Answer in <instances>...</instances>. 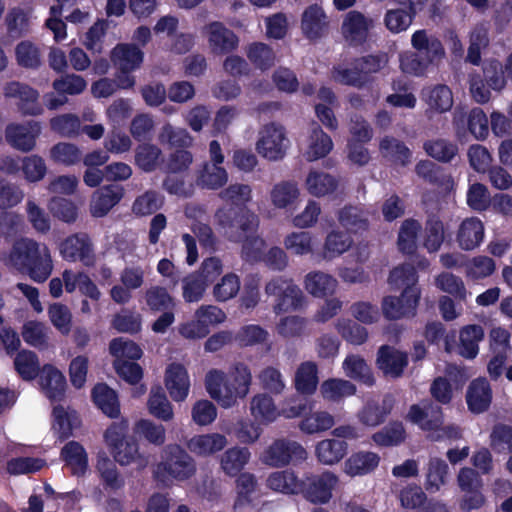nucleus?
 <instances>
[{"label":"nucleus","instance_id":"13d9d810","mask_svg":"<svg viewBox=\"0 0 512 512\" xmlns=\"http://www.w3.org/2000/svg\"><path fill=\"white\" fill-rule=\"evenodd\" d=\"M158 141L170 147H190L193 138L186 129L165 123L159 130Z\"/></svg>","mask_w":512,"mask_h":512},{"label":"nucleus","instance_id":"412c9836","mask_svg":"<svg viewBox=\"0 0 512 512\" xmlns=\"http://www.w3.org/2000/svg\"><path fill=\"white\" fill-rule=\"evenodd\" d=\"M408 364L407 354L388 345H382L377 352L376 365L384 375L399 378Z\"/></svg>","mask_w":512,"mask_h":512},{"label":"nucleus","instance_id":"0e129e2a","mask_svg":"<svg viewBox=\"0 0 512 512\" xmlns=\"http://www.w3.org/2000/svg\"><path fill=\"white\" fill-rule=\"evenodd\" d=\"M330 77L335 83L341 85L356 88H362L365 86L356 61L350 65L338 64L333 66L330 72Z\"/></svg>","mask_w":512,"mask_h":512},{"label":"nucleus","instance_id":"aec40b11","mask_svg":"<svg viewBox=\"0 0 512 512\" xmlns=\"http://www.w3.org/2000/svg\"><path fill=\"white\" fill-rule=\"evenodd\" d=\"M329 20L321 6L312 4L305 8L301 16V31L309 40L322 38L328 31Z\"/></svg>","mask_w":512,"mask_h":512},{"label":"nucleus","instance_id":"a211bd4d","mask_svg":"<svg viewBox=\"0 0 512 512\" xmlns=\"http://www.w3.org/2000/svg\"><path fill=\"white\" fill-rule=\"evenodd\" d=\"M485 237V226L477 217L463 219L457 227L455 240L458 247L464 251L478 248Z\"/></svg>","mask_w":512,"mask_h":512},{"label":"nucleus","instance_id":"c03bdc74","mask_svg":"<svg viewBox=\"0 0 512 512\" xmlns=\"http://www.w3.org/2000/svg\"><path fill=\"white\" fill-rule=\"evenodd\" d=\"M61 456L74 475H83L88 468V455L84 447L76 442H68L61 451Z\"/></svg>","mask_w":512,"mask_h":512},{"label":"nucleus","instance_id":"1a4fd4ad","mask_svg":"<svg viewBox=\"0 0 512 512\" xmlns=\"http://www.w3.org/2000/svg\"><path fill=\"white\" fill-rule=\"evenodd\" d=\"M290 146L286 128L282 124L271 122L260 129L256 150L264 159L280 161L286 156Z\"/></svg>","mask_w":512,"mask_h":512},{"label":"nucleus","instance_id":"603ef678","mask_svg":"<svg viewBox=\"0 0 512 512\" xmlns=\"http://www.w3.org/2000/svg\"><path fill=\"white\" fill-rule=\"evenodd\" d=\"M134 162L144 172H152L162 162V151L154 144H140L135 149Z\"/></svg>","mask_w":512,"mask_h":512},{"label":"nucleus","instance_id":"7c9ffc66","mask_svg":"<svg viewBox=\"0 0 512 512\" xmlns=\"http://www.w3.org/2000/svg\"><path fill=\"white\" fill-rule=\"evenodd\" d=\"M333 148V142L319 126H314L307 137L303 156L309 162L324 158Z\"/></svg>","mask_w":512,"mask_h":512},{"label":"nucleus","instance_id":"338daca9","mask_svg":"<svg viewBox=\"0 0 512 512\" xmlns=\"http://www.w3.org/2000/svg\"><path fill=\"white\" fill-rule=\"evenodd\" d=\"M164 203L161 194L148 190L136 197L132 204V212L136 216H148L159 210Z\"/></svg>","mask_w":512,"mask_h":512},{"label":"nucleus","instance_id":"79ce46f5","mask_svg":"<svg viewBox=\"0 0 512 512\" xmlns=\"http://www.w3.org/2000/svg\"><path fill=\"white\" fill-rule=\"evenodd\" d=\"M460 354L473 359L478 355L479 343L484 339V329L480 325L471 324L464 326L459 333Z\"/></svg>","mask_w":512,"mask_h":512},{"label":"nucleus","instance_id":"f704fd0d","mask_svg":"<svg viewBox=\"0 0 512 512\" xmlns=\"http://www.w3.org/2000/svg\"><path fill=\"white\" fill-rule=\"evenodd\" d=\"M394 400L391 396L383 398L381 403L369 401L359 411V421L367 427H375L384 422L386 416L391 412Z\"/></svg>","mask_w":512,"mask_h":512},{"label":"nucleus","instance_id":"393cba45","mask_svg":"<svg viewBox=\"0 0 512 512\" xmlns=\"http://www.w3.org/2000/svg\"><path fill=\"white\" fill-rule=\"evenodd\" d=\"M81 426L75 410L57 405L52 411V431L60 440L69 438Z\"/></svg>","mask_w":512,"mask_h":512},{"label":"nucleus","instance_id":"8fccbe9b","mask_svg":"<svg viewBox=\"0 0 512 512\" xmlns=\"http://www.w3.org/2000/svg\"><path fill=\"white\" fill-rule=\"evenodd\" d=\"M109 352L114 357L113 363L135 361L143 355L139 345L123 337L115 338L110 342Z\"/></svg>","mask_w":512,"mask_h":512},{"label":"nucleus","instance_id":"5701e85b","mask_svg":"<svg viewBox=\"0 0 512 512\" xmlns=\"http://www.w3.org/2000/svg\"><path fill=\"white\" fill-rule=\"evenodd\" d=\"M380 456L372 451L360 450L352 453L343 464V472L349 477H361L374 472Z\"/></svg>","mask_w":512,"mask_h":512},{"label":"nucleus","instance_id":"72a5a7b5","mask_svg":"<svg viewBox=\"0 0 512 512\" xmlns=\"http://www.w3.org/2000/svg\"><path fill=\"white\" fill-rule=\"evenodd\" d=\"M270 202L276 209H289L300 197V189L294 181H280L269 192Z\"/></svg>","mask_w":512,"mask_h":512},{"label":"nucleus","instance_id":"ea45409f","mask_svg":"<svg viewBox=\"0 0 512 512\" xmlns=\"http://www.w3.org/2000/svg\"><path fill=\"white\" fill-rule=\"evenodd\" d=\"M111 59L121 71L130 72L142 63L143 52L134 45L120 44L112 50Z\"/></svg>","mask_w":512,"mask_h":512},{"label":"nucleus","instance_id":"bf43d9fd","mask_svg":"<svg viewBox=\"0 0 512 512\" xmlns=\"http://www.w3.org/2000/svg\"><path fill=\"white\" fill-rule=\"evenodd\" d=\"M145 303L152 312L172 309L175 300L165 287L159 285L150 286L144 293Z\"/></svg>","mask_w":512,"mask_h":512},{"label":"nucleus","instance_id":"dca6fc26","mask_svg":"<svg viewBox=\"0 0 512 512\" xmlns=\"http://www.w3.org/2000/svg\"><path fill=\"white\" fill-rule=\"evenodd\" d=\"M421 100L427 106L425 112L429 118L433 114H441L449 111L454 103L451 89L444 84L424 87L421 91Z\"/></svg>","mask_w":512,"mask_h":512},{"label":"nucleus","instance_id":"c9c22d12","mask_svg":"<svg viewBox=\"0 0 512 512\" xmlns=\"http://www.w3.org/2000/svg\"><path fill=\"white\" fill-rule=\"evenodd\" d=\"M353 245V239L346 233L333 229L325 237L320 257L333 260L347 252Z\"/></svg>","mask_w":512,"mask_h":512},{"label":"nucleus","instance_id":"de8ad7c7","mask_svg":"<svg viewBox=\"0 0 512 512\" xmlns=\"http://www.w3.org/2000/svg\"><path fill=\"white\" fill-rule=\"evenodd\" d=\"M50 160L63 166H74L82 159L81 149L71 142H58L49 150Z\"/></svg>","mask_w":512,"mask_h":512},{"label":"nucleus","instance_id":"b1692460","mask_svg":"<svg viewBox=\"0 0 512 512\" xmlns=\"http://www.w3.org/2000/svg\"><path fill=\"white\" fill-rule=\"evenodd\" d=\"M123 197V188L109 184L97 189L91 197L90 213L93 217L105 216Z\"/></svg>","mask_w":512,"mask_h":512},{"label":"nucleus","instance_id":"49530a36","mask_svg":"<svg viewBox=\"0 0 512 512\" xmlns=\"http://www.w3.org/2000/svg\"><path fill=\"white\" fill-rule=\"evenodd\" d=\"M342 369L347 377L358 380L368 386L373 385L375 382L370 367L359 355H348L342 363Z\"/></svg>","mask_w":512,"mask_h":512},{"label":"nucleus","instance_id":"2f4dec72","mask_svg":"<svg viewBox=\"0 0 512 512\" xmlns=\"http://www.w3.org/2000/svg\"><path fill=\"white\" fill-rule=\"evenodd\" d=\"M304 187L310 195L321 198L336 191L338 180L325 171L311 169L305 178Z\"/></svg>","mask_w":512,"mask_h":512},{"label":"nucleus","instance_id":"58836bf2","mask_svg":"<svg viewBox=\"0 0 512 512\" xmlns=\"http://www.w3.org/2000/svg\"><path fill=\"white\" fill-rule=\"evenodd\" d=\"M448 464L439 457H431L427 463L424 487L428 493H436L446 485Z\"/></svg>","mask_w":512,"mask_h":512},{"label":"nucleus","instance_id":"4d7b16f0","mask_svg":"<svg viewBox=\"0 0 512 512\" xmlns=\"http://www.w3.org/2000/svg\"><path fill=\"white\" fill-rule=\"evenodd\" d=\"M50 129L62 137L74 138L81 134L80 117L66 113L52 117L49 120Z\"/></svg>","mask_w":512,"mask_h":512},{"label":"nucleus","instance_id":"37998d69","mask_svg":"<svg viewBox=\"0 0 512 512\" xmlns=\"http://www.w3.org/2000/svg\"><path fill=\"white\" fill-rule=\"evenodd\" d=\"M355 393L356 386L352 382L341 378L327 379L320 385L322 398L329 402H340Z\"/></svg>","mask_w":512,"mask_h":512},{"label":"nucleus","instance_id":"cd10ccee","mask_svg":"<svg viewBox=\"0 0 512 512\" xmlns=\"http://www.w3.org/2000/svg\"><path fill=\"white\" fill-rule=\"evenodd\" d=\"M348 452V443L336 438L323 439L315 445V457L325 466L338 464Z\"/></svg>","mask_w":512,"mask_h":512},{"label":"nucleus","instance_id":"052dcab7","mask_svg":"<svg viewBox=\"0 0 512 512\" xmlns=\"http://www.w3.org/2000/svg\"><path fill=\"white\" fill-rule=\"evenodd\" d=\"M335 424L334 417L326 411H316L305 415L299 423V429L305 434H316L332 428Z\"/></svg>","mask_w":512,"mask_h":512},{"label":"nucleus","instance_id":"7ed1b4c3","mask_svg":"<svg viewBox=\"0 0 512 512\" xmlns=\"http://www.w3.org/2000/svg\"><path fill=\"white\" fill-rule=\"evenodd\" d=\"M5 265L27 274L33 281H46L53 271V260L49 248L32 238L16 240L4 259Z\"/></svg>","mask_w":512,"mask_h":512},{"label":"nucleus","instance_id":"c756f323","mask_svg":"<svg viewBox=\"0 0 512 512\" xmlns=\"http://www.w3.org/2000/svg\"><path fill=\"white\" fill-rule=\"evenodd\" d=\"M491 401L492 390L488 381L484 378L473 380L466 392L468 409L472 413H482L489 408Z\"/></svg>","mask_w":512,"mask_h":512},{"label":"nucleus","instance_id":"2eb2a0df","mask_svg":"<svg viewBox=\"0 0 512 512\" xmlns=\"http://www.w3.org/2000/svg\"><path fill=\"white\" fill-rule=\"evenodd\" d=\"M374 25L375 22L371 17L357 10H352L344 16L341 32L345 40L350 44L360 45L367 40L369 32L374 28Z\"/></svg>","mask_w":512,"mask_h":512},{"label":"nucleus","instance_id":"9d476101","mask_svg":"<svg viewBox=\"0 0 512 512\" xmlns=\"http://www.w3.org/2000/svg\"><path fill=\"white\" fill-rule=\"evenodd\" d=\"M339 482V476L330 470L319 474L307 473L302 478L301 494L313 504H327Z\"/></svg>","mask_w":512,"mask_h":512},{"label":"nucleus","instance_id":"e433bc0d","mask_svg":"<svg viewBox=\"0 0 512 512\" xmlns=\"http://www.w3.org/2000/svg\"><path fill=\"white\" fill-rule=\"evenodd\" d=\"M40 384L49 399L60 400L65 392L66 379L57 368L45 365L41 371Z\"/></svg>","mask_w":512,"mask_h":512},{"label":"nucleus","instance_id":"a18cd8bd","mask_svg":"<svg viewBox=\"0 0 512 512\" xmlns=\"http://www.w3.org/2000/svg\"><path fill=\"white\" fill-rule=\"evenodd\" d=\"M445 240V227L436 216L427 219L422 233V245L429 253L437 252Z\"/></svg>","mask_w":512,"mask_h":512},{"label":"nucleus","instance_id":"69168bd1","mask_svg":"<svg viewBox=\"0 0 512 512\" xmlns=\"http://www.w3.org/2000/svg\"><path fill=\"white\" fill-rule=\"evenodd\" d=\"M417 282V273L410 264H404L394 268L388 278L389 285L395 290L419 289L416 285Z\"/></svg>","mask_w":512,"mask_h":512},{"label":"nucleus","instance_id":"20e7f679","mask_svg":"<svg viewBox=\"0 0 512 512\" xmlns=\"http://www.w3.org/2000/svg\"><path fill=\"white\" fill-rule=\"evenodd\" d=\"M411 46L416 52H406L400 56V68L409 75L424 76L429 67L438 65L445 57L441 41L425 29L412 34Z\"/></svg>","mask_w":512,"mask_h":512},{"label":"nucleus","instance_id":"3c124183","mask_svg":"<svg viewBox=\"0 0 512 512\" xmlns=\"http://www.w3.org/2000/svg\"><path fill=\"white\" fill-rule=\"evenodd\" d=\"M92 397L95 404L107 416L114 418L120 413L117 395L106 384H98L93 388Z\"/></svg>","mask_w":512,"mask_h":512},{"label":"nucleus","instance_id":"f03ea898","mask_svg":"<svg viewBox=\"0 0 512 512\" xmlns=\"http://www.w3.org/2000/svg\"><path fill=\"white\" fill-rule=\"evenodd\" d=\"M252 379L249 366L238 362L227 372L220 369L209 370L205 375L204 384L209 396L222 408L228 409L236 406L239 400L249 394Z\"/></svg>","mask_w":512,"mask_h":512},{"label":"nucleus","instance_id":"774afa93","mask_svg":"<svg viewBox=\"0 0 512 512\" xmlns=\"http://www.w3.org/2000/svg\"><path fill=\"white\" fill-rule=\"evenodd\" d=\"M240 278L235 273H227L213 286L212 294L217 302H226L237 296Z\"/></svg>","mask_w":512,"mask_h":512},{"label":"nucleus","instance_id":"4468645a","mask_svg":"<svg viewBox=\"0 0 512 512\" xmlns=\"http://www.w3.org/2000/svg\"><path fill=\"white\" fill-rule=\"evenodd\" d=\"M3 93L7 98L18 99V110L27 116H38L43 112V108L38 102L39 93L27 84L11 81L4 85Z\"/></svg>","mask_w":512,"mask_h":512},{"label":"nucleus","instance_id":"c85d7f7f","mask_svg":"<svg viewBox=\"0 0 512 512\" xmlns=\"http://www.w3.org/2000/svg\"><path fill=\"white\" fill-rule=\"evenodd\" d=\"M303 286L313 297L324 298L335 293L338 281L331 274L316 270L305 275Z\"/></svg>","mask_w":512,"mask_h":512},{"label":"nucleus","instance_id":"09e8293b","mask_svg":"<svg viewBox=\"0 0 512 512\" xmlns=\"http://www.w3.org/2000/svg\"><path fill=\"white\" fill-rule=\"evenodd\" d=\"M228 172L221 165L205 163L199 171L197 184L203 188L217 190L228 182Z\"/></svg>","mask_w":512,"mask_h":512},{"label":"nucleus","instance_id":"f3484780","mask_svg":"<svg viewBox=\"0 0 512 512\" xmlns=\"http://www.w3.org/2000/svg\"><path fill=\"white\" fill-rule=\"evenodd\" d=\"M60 255L67 261H81L91 265L94 260L91 242L86 234H75L67 237L59 246Z\"/></svg>","mask_w":512,"mask_h":512},{"label":"nucleus","instance_id":"5fc2aeb1","mask_svg":"<svg viewBox=\"0 0 512 512\" xmlns=\"http://www.w3.org/2000/svg\"><path fill=\"white\" fill-rule=\"evenodd\" d=\"M147 407L149 413L157 419L167 422L174 418L173 406L161 387L151 389Z\"/></svg>","mask_w":512,"mask_h":512},{"label":"nucleus","instance_id":"423d86ee","mask_svg":"<svg viewBox=\"0 0 512 512\" xmlns=\"http://www.w3.org/2000/svg\"><path fill=\"white\" fill-rule=\"evenodd\" d=\"M266 300H272L275 314L297 311L306 305V297L292 278L274 276L264 285Z\"/></svg>","mask_w":512,"mask_h":512},{"label":"nucleus","instance_id":"473e14b6","mask_svg":"<svg viewBox=\"0 0 512 512\" xmlns=\"http://www.w3.org/2000/svg\"><path fill=\"white\" fill-rule=\"evenodd\" d=\"M266 486L274 492L286 495L301 494L302 478L293 470L275 471L268 475Z\"/></svg>","mask_w":512,"mask_h":512},{"label":"nucleus","instance_id":"680f3d73","mask_svg":"<svg viewBox=\"0 0 512 512\" xmlns=\"http://www.w3.org/2000/svg\"><path fill=\"white\" fill-rule=\"evenodd\" d=\"M414 16L403 8H392L386 10L383 16V25L392 34H400L409 29L413 23Z\"/></svg>","mask_w":512,"mask_h":512},{"label":"nucleus","instance_id":"6e6d98bb","mask_svg":"<svg viewBox=\"0 0 512 512\" xmlns=\"http://www.w3.org/2000/svg\"><path fill=\"white\" fill-rule=\"evenodd\" d=\"M337 219L344 229L348 232L357 233L366 230L368 219L366 213L355 206H345L337 213Z\"/></svg>","mask_w":512,"mask_h":512},{"label":"nucleus","instance_id":"ddd939ff","mask_svg":"<svg viewBox=\"0 0 512 512\" xmlns=\"http://www.w3.org/2000/svg\"><path fill=\"white\" fill-rule=\"evenodd\" d=\"M420 296V289L403 290L400 297L386 296L381 304L382 313L391 320L414 316Z\"/></svg>","mask_w":512,"mask_h":512},{"label":"nucleus","instance_id":"4be33fe9","mask_svg":"<svg viewBox=\"0 0 512 512\" xmlns=\"http://www.w3.org/2000/svg\"><path fill=\"white\" fill-rule=\"evenodd\" d=\"M228 444L225 435L218 432L197 434L192 436L187 442V449L199 457H210L222 451Z\"/></svg>","mask_w":512,"mask_h":512},{"label":"nucleus","instance_id":"9b49d317","mask_svg":"<svg viewBox=\"0 0 512 512\" xmlns=\"http://www.w3.org/2000/svg\"><path fill=\"white\" fill-rule=\"evenodd\" d=\"M41 133L42 125L39 121L12 122L5 128V140L13 149L28 153L36 148Z\"/></svg>","mask_w":512,"mask_h":512},{"label":"nucleus","instance_id":"864d4df0","mask_svg":"<svg viewBox=\"0 0 512 512\" xmlns=\"http://www.w3.org/2000/svg\"><path fill=\"white\" fill-rule=\"evenodd\" d=\"M284 247L296 256L313 254L316 239L310 232L299 231L289 233L283 241Z\"/></svg>","mask_w":512,"mask_h":512},{"label":"nucleus","instance_id":"6ab92c4d","mask_svg":"<svg viewBox=\"0 0 512 512\" xmlns=\"http://www.w3.org/2000/svg\"><path fill=\"white\" fill-rule=\"evenodd\" d=\"M165 387L175 402H183L190 391V377L187 369L178 363L170 364L165 371Z\"/></svg>","mask_w":512,"mask_h":512},{"label":"nucleus","instance_id":"f8f14e48","mask_svg":"<svg viewBox=\"0 0 512 512\" xmlns=\"http://www.w3.org/2000/svg\"><path fill=\"white\" fill-rule=\"evenodd\" d=\"M201 33L207 41L211 54L223 56L235 51L239 37L220 21H212L202 27Z\"/></svg>","mask_w":512,"mask_h":512},{"label":"nucleus","instance_id":"bb28decb","mask_svg":"<svg viewBox=\"0 0 512 512\" xmlns=\"http://www.w3.org/2000/svg\"><path fill=\"white\" fill-rule=\"evenodd\" d=\"M249 411L255 422L258 424H270L280 416L273 398L265 393H257L249 401Z\"/></svg>","mask_w":512,"mask_h":512},{"label":"nucleus","instance_id":"6e6552de","mask_svg":"<svg viewBox=\"0 0 512 512\" xmlns=\"http://www.w3.org/2000/svg\"><path fill=\"white\" fill-rule=\"evenodd\" d=\"M307 450L296 440L281 437L274 439L260 454L262 464L272 468L286 467L307 459Z\"/></svg>","mask_w":512,"mask_h":512},{"label":"nucleus","instance_id":"0eeeda50","mask_svg":"<svg viewBox=\"0 0 512 512\" xmlns=\"http://www.w3.org/2000/svg\"><path fill=\"white\" fill-rule=\"evenodd\" d=\"M196 472L194 459L179 444H168L161 451V461L154 468V476L161 480L184 481Z\"/></svg>","mask_w":512,"mask_h":512},{"label":"nucleus","instance_id":"39448f33","mask_svg":"<svg viewBox=\"0 0 512 512\" xmlns=\"http://www.w3.org/2000/svg\"><path fill=\"white\" fill-rule=\"evenodd\" d=\"M407 418L426 432L427 438L432 441L458 440L462 437L460 427L444 424L441 408L433 404L412 405Z\"/></svg>","mask_w":512,"mask_h":512},{"label":"nucleus","instance_id":"f257e3e1","mask_svg":"<svg viewBox=\"0 0 512 512\" xmlns=\"http://www.w3.org/2000/svg\"><path fill=\"white\" fill-rule=\"evenodd\" d=\"M215 222L229 240L242 242V256L246 260L262 259L266 243L255 234L259 219L254 213L236 210L233 207H222L215 213Z\"/></svg>","mask_w":512,"mask_h":512},{"label":"nucleus","instance_id":"a19ab883","mask_svg":"<svg viewBox=\"0 0 512 512\" xmlns=\"http://www.w3.org/2000/svg\"><path fill=\"white\" fill-rule=\"evenodd\" d=\"M319 383L318 367L315 362H302L295 371V389L305 395H311L316 391Z\"/></svg>","mask_w":512,"mask_h":512},{"label":"nucleus","instance_id":"a878e982","mask_svg":"<svg viewBox=\"0 0 512 512\" xmlns=\"http://www.w3.org/2000/svg\"><path fill=\"white\" fill-rule=\"evenodd\" d=\"M114 460L121 466L136 465L143 469L148 463V457L141 452L140 445L134 437H128L123 443L111 451Z\"/></svg>","mask_w":512,"mask_h":512},{"label":"nucleus","instance_id":"4c0bfd02","mask_svg":"<svg viewBox=\"0 0 512 512\" xmlns=\"http://www.w3.org/2000/svg\"><path fill=\"white\" fill-rule=\"evenodd\" d=\"M251 453L246 447L234 446L220 457V468L228 476L234 477L248 464Z\"/></svg>","mask_w":512,"mask_h":512},{"label":"nucleus","instance_id":"e2e57ef3","mask_svg":"<svg viewBox=\"0 0 512 512\" xmlns=\"http://www.w3.org/2000/svg\"><path fill=\"white\" fill-rule=\"evenodd\" d=\"M20 170L27 182L38 183L45 178L48 168L40 155L32 154L21 158Z\"/></svg>","mask_w":512,"mask_h":512}]
</instances>
